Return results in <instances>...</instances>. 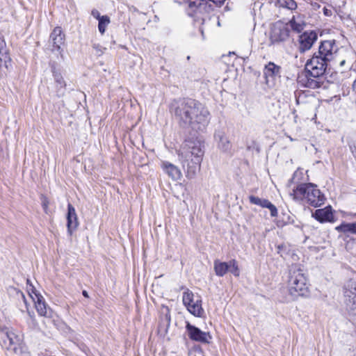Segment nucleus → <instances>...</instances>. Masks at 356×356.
Returning a JSON list of instances; mask_svg holds the SVG:
<instances>
[{
    "label": "nucleus",
    "mask_w": 356,
    "mask_h": 356,
    "mask_svg": "<svg viewBox=\"0 0 356 356\" xmlns=\"http://www.w3.org/2000/svg\"><path fill=\"white\" fill-rule=\"evenodd\" d=\"M289 36V31L286 24L277 22L275 24L270 32V40L273 43L286 40Z\"/></svg>",
    "instance_id": "f8f14e48"
},
{
    "label": "nucleus",
    "mask_w": 356,
    "mask_h": 356,
    "mask_svg": "<svg viewBox=\"0 0 356 356\" xmlns=\"http://www.w3.org/2000/svg\"><path fill=\"white\" fill-rule=\"evenodd\" d=\"M182 302L192 315L199 318L204 316V310L202 308V299L200 296H195L191 291L186 289L183 293Z\"/></svg>",
    "instance_id": "423d86ee"
},
{
    "label": "nucleus",
    "mask_w": 356,
    "mask_h": 356,
    "mask_svg": "<svg viewBox=\"0 0 356 356\" xmlns=\"http://www.w3.org/2000/svg\"><path fill=\"white\" fill-rule=\"evenodd\" d=\"M50 39L52 42V51L58 50L62 51L60 47L64 44L65 35L60 27L57 26L54 28L50 35Z\"/></svg>",
    "instance_id": "dca6fc26"
},
{
    "label": "nucleus",
    "mask_w": 356,
    "mask_h": 356,
    "mask_svg": "<svg viewBox=\"0 0 356 356\" xmlns=\"http://www.w3.org/2000/svg\"><path fill=\"white\" fill-rule=\"evenodd\" d=\"M346 303H348L356 299V279H350L348 280L343 288Z\"/></svg>",
    "instance_id": "a211bd4d"
},
{
    "label": "nucleus",
    "mask_w": 356,
    "mask_h": 356,
    "mask_svg": "<svg viewBox=\"0 0 356 356\" xmlns=\"http://www.w3.org/2000/svg\"><path fill=\"white\" fill-rule=\"evenodd\" d=\"M289 24L291 29L298 33L301 32L305 26V22L300 15L293 16Z\"/></svg>",
    "instance_id": "412c9836"
},
{
    "label": "nucleus",
    "mask_w": 356,
    "mask_h": 356,
    "mask_svg": "<svg viewBox=\"0 0 356 356\" xmlns=\"http://www.w3.org/2000/svg\"><path fill=\"white\" fill-rule=\"evenodd\" d=\"M339 49L334 40H329L321 42L318 54L321 56L327 63L339 62L341 67L343 66L346 60L344 58H338Z\"/></svg>",
    "instance_id": "39448f33"
},
{
    "label": "nucleus",
    "mask_w": 356,
    "mask_h": 356,
    "mask_svg": "<svg viewBox=\"0 0 356 356\" xmlns=\"http://www.w3.org/2000/svg\"><path fill=\"white\" fill-rule=\"evenodd\" d=\"M335 229L339 232H343L344 234L350 233L356 234V222L342 223L340 225L336 227Z\"/></svg>",
    "instance_id": "5701e85b"
},
{
    "label": "nucleus",
    "mask_w": 356,
    "mask_h": 356,
    "mask_svg": "<svg viewBox=\"0 0 356 356\" xmlns=\"http://www.w3.org/2000/svg\"><path fill=\"white\" fill-rule=\"evenodd\" d=\"M161 168L172 180L178 181L182 177V173L181 170L173 163L167 161H162L161 162Z\"/></svg>",
    "instance_id": "4468645a"
},
{
    "label": "nucleus",
    "mask_w": 356,
    "mask_h": 356,
    "mask_svg": "<svg viewBox=\"0 0 356 356\" xmlns=\"http://www.w3.org/2000/svg\"><path fill=\"white\" fill-rule=\"evenodd\" d=\"M312 216L320 222H331L333 220V213L330 207L316 209Z\"/></svg>",
    "instance_id": "6ab92c4d"
},
{
    "label": "nucleus",
    "mask_w": 356,
    "mask_h": 356,
    "mask_svg": "<svg viewBox=\"0 0 356 356\" xmlns=\"http://www.w3.org/2000/svg\"><path fill=\"white\" fill-rule=\"evenodd\" d=\"M200 31L201 32V34H202V39L204 40V31H203V30L201 28L200 29Z\"/></svg>",
    "instance_id": "ea45409f"
},
{
    "label": "nucleus",
    "mask_w": 356,
    "mask_h": 356,
    "mask_svg": "<svg viewBox=\"0 0 356 356\" xmlns=\"http://www.w3.org/2000/svg\"><path fill=\"white\" fill-rule=\"evenodd\" d=\"M277 248H278V253H279V254H280L281 257H284V255H283V254L281 252V250H282V246L279 245V246L277 247Z\"/></svg>",
    "instance_id": "e433bc0d"
},
{
    "label": "nucleus",
    "mask_w": 356,
    "mask_h": 356,
    "mask_svg": "<svg viewBox=\"0 0 356 356\" xmlns=\"http://www.w3.org/2000/svg\"><path fill=\"white\" fill-rule=\"evenodd\" d=\"M83 296L86 297V298H88V294L87 291H83Z\"/></svg>",
    "instance_id": "4c0bfd02"
},
{
    "label": "nucleus",
    "mask_w": 356,
    "mask_h": 356,
    "mask_svg": "<svg viewBox=\"0 0 356 356\" xmlns=\"http://www.w3.org/2000/svg\"><path fill=\"white\" fill-rule=\"evenodd\" d=\"M323 11L325 16H331L332 15V10L331 9H328L325 7L323 8Z\"/></svg>",
    "instance_id": "f704fd0d"
},
{
    "label": "nucleus",
    "mask_w": 356,
    "mask_h": 356,
    "mask_svg": "<svg viewBox=\"0 0 356 356\" xmlns=\"http://www.w3.org/2000/svg\"><path fill=\"white\" fill-rule=\"evenodd\" d=\"M234 276H239L240 272L236 260L229 261V270Z\"/></svg>",
    "instance_id": "c756f323"
},
{
    "label": "nucleus",
    "mask_w": 356,
    "mask_h": 356,
    "mask_svg": "<svg viewBox=\"0 0 356 356\" xmlns=\"http://www.w3.org/2000/svg\"><path fill=\"white\" fill-rule=\"evenodd\" d=\"M1 332L7 337V339L9 340L10 344H15L17 343L20 339L19 338V336L17 335L14 332L10 330L8 327H1Z\"/></svg>",
    "instance_id": "b1692460"
},
{
    "label": "nucleus",
    "mask_w": 356,
    "mask_h": 356,
    "mask_svg": "<svg viewBox=\"0 0 356 356\" xmlns=\"http://www.w3.org/2000/svg\"><path fill=\"white\" fill-rule=\"evenodd\" d=\"M110 18L107 15H102V17L99 19L98 23V30L102 35L105 33L106 27L110 24Z\"/></svg>",
    "instance_id": "393cba45"
},
{
    "label": "nucleus",
    "mask_w": 356,
    "mask_h": 356,
    "mask_svg": "<svg viewBox=\"0 0 356 356\" xmlns=\"http://www.w3.org/2000/svg\"><path fill=\"white\" fill-rule=\"evenodd\" d=\"M297 83L300 87L312 89L319 88L323 84L321 77L314 76L307 70L302 72L298 74Z\"/></svg>",
    "instance_id": "9d476101"
},
{
    "label": "nucleus",
    "mask_w": 356,
    "mask_h": 356,
    "mask_svg": "<svg viewBox=\"0 0 356 356\" xmlns=\"http://www.w3.org/2000/svg\"><path fill=\"white\" fill-rule=\"evenodd\" d=\"M349 315L356 321V299L346 304Z\"/></svg>",
    "instance_id": "cd10ccee"
},
{
    "label": "nucleus",
    "mask_w": 356,
    "mask_h": 356,
    "mask_svg": "<svg viewBox=\"0 0 356 356\" xmlns=\"http://www.w3.org/2000/svg\"><path fill=\"white\" fill-rule=\"evenodd\" d=\"M67 232L70 235H72L73 231L77 228L79 221L75 209L71 204L67 205Z\"/></svg>",
    "instance_id": "f3484780"
},
{
    "label": "nucleus",
    "mask_w": 356,
    "mask_h": 356,
    "mask_svg": "<svg viewBox=\"0 0 356 356\" xmlns=\"http://www.w3.org/2000/svg\"><path fill=\"white\" fill-rule=\"evenodd\" d=\"M171 111L180 124L189 125L195 131H203L209 123L210 114L208 109L193 99L175 102L172 104Z\"/></svg>",
    "instance_id": "f257e3e1"
},
{
    "label": "nucleus",
    "mask_w": 356,
    "mask_h": 356,
    "mask_svg": "<svg viewBox=\"0 0 356 356\" xmlns=\"http://www.w3.org/2000/svg\"><path fill=\"white\" fill-rule=\"evenodd\" d=\"M6 46V43L4 40L0 37V65H1V63L3 60L5 62V65L6 67H8L6 58H9L8 55L3 52V50Z\"/></svg>",
    "instance_id": "c85d7f7f"
},
{
    "label": "nucleus",
    "mask_w": 356,
    "mask_h": 356,
    "mask_svg": "<svg viewBox=\"0 0 356 356\" xmlns=\"http://www.w3.org/2000/svg\"><path fill=\"white\" fill-rule=\"evenodd\" d=\"M204 141L195 138L186 140L179 149V159L188 179L195 178L197 171L200 170L204 154Z\"/></svg>",
    "instance_id": "f03ea898"
},
{
    "label": "nucleus",
    "mask_w": 356,
    "mask_h": 356,
    "mask_svg": "<svg viewBox=\"0 0 356 356\" xmlns=\"http://www.w3.org/2000/svg\"><path fill=\"white\" fill-rule=\"evenodd\" d=\"M264 75L266 85L270 88L275 87L277 79L281 77V67L269 62L264 67Z\"/></svg>",
    "instance_id": "9b49d317"
},
{
    "label": "nucleus",
    "mask_w": 356,
    "mask_h": 356,
    "mask_svg": "<svg viewBox=\"0 0 356 356\" xmlns=\"http://www.w3.org/2000/svg\"><path fill=\"white\" fill-rule=\"evenodd\" d=\"M328 63L321 56L314 55L311 59L308 60L305 64V69L314 76L321 77L324 74Z\"/></svg>",
    "instance_id": "6e6552de"
},
{
    "label": "nucleus",
    "mask_w": 356,
    "mask_h": 356,
    "mask_svg": "<svg viewBox=\"0 0 356 356\" xmlns=\"http://www.w3.org/2000/svg\"><path fill=\"white\" fill-rule=\"evenodd\" d=\"M293 199L296 201H306L309 205L318 207L325 201L324 195L317 186L313 184H302L298 185L290 193Z\"/></svg>",
    "instance_id": "20e7f679"
},
{
    "label": "nucleus",
    "mask_w": 356,
    "mask_h": 356,
    "mask_svg": "<svg viewBox=\"0 0 356 356\" xmlns=\"http://www.w3.org/2000/svg\"><path fill=\"white\" fill-rule=\"evenodd\" d=\"M52 73L56 87L57 88L58 95L59 96L63 95L66 86L65 81L63 79L62 74L55 69L52 70Z\"/></svg>",
    "instance_id": "aec40b11"
},
{
    "label": "nucleus",
    "mask_w": 356,
    "mask_h": 356,
    "mask_svg": "<svg viewBox=\"0 0 356 356\" xmlns=\"http://www.w3.org/2000/svg\"><path fill=\"white\" fill-rule=\"evenodd\" d=\"M350 148L353 156L356 159V141L350 146Z\"/></svg>",
    "instance_id": "72a5a7b5"
},
{
    "label": "nucleus",
    "mask_w": 356,
    "mask_h": 356,
    "mask_svg": "<svg viewBox=\"0 0 356 356\" xmlns=\"http://www.w3.org/2000/svg\"><path fill=\"white\" fill-rule=\"evenodd\" d=\"M214 140L218 148L222 152H228L231 149V143L225 132L222 129H218L214 134Z\"/></svg>",
    "instance_id": "2eb2a0df"
},
{
    "label": "nucleus",
    "mask_w": 356,
    "mask_h": 356,
    "mask_svg": "<svg viewBox=\"0 0 356 356\" xmlns=\"http://www.w3.org/2000/svg\"><path fill=\"white\" fill-rule=\"evenodd\" d=\"M91 15L93 17L97 19L98 21L99 20V19H101V17H102V16L100 15L99 12L96 9H94L92 10Z\"/></svg>",
    "instance_id": "473e14b6"
},
{
    "label": "nucleus",
    "mask_w": 356,
    "mask_h": 356,
    "mask_svg": "<svg viewBox=\"0 0 356 356\" xmlns=\"http://www.w3.org/2000/svg\"><path fill=\"white\" fill-rule=\"evenodd\" d=\"M288 295L283 302L296 300L299 297L309 295L308 279L304 273L303 266L300 264H293L289 267L287 280Z\"/></svg>",
    "instance_id": "7ed1b4c3"
},
{
    "label": "nucleus",
    "mask_w": 356,
    "mask_h": 356,
    "mask_svg": "<svg viewBox=\"0 0 356 356\" xmlns=\"http://www.w3.org/2000/svg\"><path fill=\"white\" fill-rule=\"evenodd\" d=\"M28 291L30 297L34 302L35 307L38 314L42 316H50L51 309L47 306L44 297L31 284H29Z\"/></svg>",
    "instance_id": "0eeeda50"
},
{
    "label": "nucleus",
    "mask_w": 356,
    "mask_h": 356,
    "mask_svg": "<svg viewBox=\"0 0 356 356\" xmlns=\"http://www.w3.org/2000/svg\"><path fill=\"white\" fill-rule=\"evenodd\" d=\"M280 6L289 10H294L297 7L296 2L294 0H278Z\"/></svg>",
    "instance_id": "bb28decb"
},
{
    "label": "nucleus",
    "mask_w": 356,
    "mask_h": 356,
    "mask_svg": "<svg viewBox=\"0 0 356 356\" xmlns=\"http://www.w3.org/2000/svg\"><path fill=\"white\" fill-rule=\"evenodd\" d=\"M249 200H250V203L255 204V205H259L263 208H264L266 206V204L268 202V200L266 199H261V198H259L258 197L253 196V195H250L249 197Z\"/></svg>",
    "instance_id": "a878e982"
},
{
    "label": "nucleus",
    "mask_w": 356,
    "mask_h": 356,
    "mask_svg": "<svg viewBox=\"0 0 356 356\" xmlns=\"http://www.w3.org/2000/svg\"><path fill=\"white\" fill-rule=\"evenodd\" d=\"M229 270V262H222L219 260L214 261V270L216 275L222 277Z\"/></svg>",
    "instance_id": "4be33fe9"
},
{
    "label": "nucleus",
    "mask_w": 356,
    "mask_h": 356,
    "mask_svg": "<svg viewBox=\"0 0 356 356\" xmlns=\"http://www.w3.org/2000/svg\"><path fill=\"white\" fill-rule=\"evenodd\" d=\"M353 90L356 91V80L354 81L353 84Z\"/></svg>",
    "instance_id": "58836bf2"
},
{
    "label": "nucleus",
    "mask_w": 356,
    "mask_h": 356,
    "mask_svg": "<svg viewBox=\"0 0 356 356\" xmlns=\"http://www.w3.org/2000/svg\"><path fill=\"white\" fill-rule=\"evenodd\" d=\"M93 48L97 50V51L98 53H99L100 54L103 53V51H102V48L100 45L99 44H94L93 45Z\"/></svg>",
    "instance_id": "c9c22d12"
},
{
    "label": "nucleus",
    "mask_w": 356,
    "mask_h": 356,
    "mask_svg": "<svg viewBox=\"0 0 356 356\" xmlns=\"http://www.w3.org/2000/svg\"><path fill=\"white\" fill-rule=\"evenodd\" d=\"M186 330L188 337L192 341L202 343H209L211 342L212 337L209 332L202 331L189 322L186 323Z\"/></svg>",
    "instance_id": "1a4fd4ad"
},
{
    "label": "nucleus",
    "mask_w": 356,
    "mask_h": 356,
    "mask_svg": "<svg viewBox=\"0 0 356 356\" xmlns=\"http://www.w3.org/2000/svg\"><path fill=\"white\" fill-rule=\"evenodd\" d=\"M264 208H267L270 211V215L272 217H276L277 216V209L276 207L270 201L268 202L266 206Z\"/></svg>",
    "instance_id": "7c9ffc66"
},
{
    "label": "nucleus",
    "mask_w": 356,
    "mask_h": 356,
    "mask_svg": "<svg viewBox=\"0 0 356 356\" xmlns=\"http://www.w3.org/2000/svg\"><path fill=\"white\" fill-rule=\"evenodd\" d=\"M41 201H42V208H43L44 212L47 213L48 206H49V203L48 199L44 196H42Z\"/></svg>",
    "instance_id": "2f4dec72"
},
{
    "label": "nucleus",
    "mask_w": 356,
    "mask_h": 356,
    "mask_svg": "<svg viewBox=\"0 0 356 356\" xmlns=\"http://www.w3.org/2000/svg\"><path fill=\"white\" fill-rule=\"evenodd\" d=\"M317 40V34L314 31L305 32L299 37V49L305 52L311 49Z\"/></svg>",
    "instance_id": "ddd939ff"
},
{
    "label": "nucleus",
    "mask_w": 356,
    "mask_h": 356,
    "mask_svg": "<svg viewBox=\"0 0 356 356\" xmlns=\"http://www.w3.org/2000/svg\"><path fill=\"white\" fill-rule=\"evenodd\" d=\"M195 6V2H191V3H189V6H190V7H193V6Z\"/></svg>",
    "instance_id": "a19ab883"
}]
</instances>
